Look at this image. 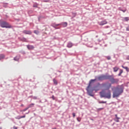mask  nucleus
<instances>
[{"label": "nucleus", "mask_w": 129, "mask_h": 129, "mask_svg": "<svg viewBox=\"0 0 129 129\" xmlns=\"http://www.w3.org/2000/svg\"><path fill=\"white\" fill-rule=\"evenodd\" d=\"M28 109H29V107H27L23 110H21V111H26V110H28Z\"/></svg>", "instance_id": "obj_25"}, {"label": "nucleus", "mask_w": 129, "mask_h": 129, "mask_svg": "<svg viewBox=\"0 0 129 129\" xmlns=\"http://www.w3.org/2000/svg\"><path fill=\"white\" fill-rule=\"evenodd\" d=\"M113 70L114 72H117V71L118 70V68L117 67H114L113 68Z\"/></svg>", "instance_id": "obj_19"}, {"label": "nucleus", "mask_w": 129, "mask_h": 129, "mask_svg": "<svg viewBox=\"0 0 129 129\" xmlns=\"http://www.w3.org/2000/svg\"><path fill=\"white\" fill-rule=\"evenodd\" d=\"M0 26L2 28H12V26L6 22H2L0 24Z\"/></svg>", "instance_id": "obj_4"}, {"label": "nucleus", "mask_w": 129, "mask_h": 129, "mask_svg": "<svg viewBox=\"0 0 129 129\" xmlns=\"http://www.w3.org/2000/svg\"><path fill=\"white\" fill-rule=\"evenodd\" d=\"M123 72V71H122V70H120V71L119 72V73L118 74V76H121V74Z\"/></svg>", "instance_id": "obj_23"}, {"label": "nucleus", "mask_w": 129, "mask_h": 129, "mask_svg": "<svg viewBox=\"0 0 129 129\" xmlns=\"http://www.w3.org/2000/svg\"><path fill=\"white\" fill-rule=\"evenodd\" d=\"M52 27H53V28H55V29H58L56 28V27H58L59 26H61L60 24H56V23H52L51 24Z\"/></svg>", "instance_id": "obj_8"}, {"label": "nucleus", "mask_w": 129, "mask_h": 129, "mask_svg": "<svg viewBox=\"0 0 129 129\" xmlns=\"http://www.w3.org/2000/svg\"><path fill=\"white\" fill-rule=\"evenodd\" d=\"M68 25V24L67 23V22H62L61 23H60V26H62L64 28L67 27V25Z\"/></svg>", "instance_id": "obj_12"}, {"label": "nucleus", "mask_w": 129, "mask_h": 129, "mask_svg": "<svg viewBox=\"0 0 129 129\" xmlns=\"http://www.w3.org/2000/svg\"><path fill=\"white\" fill-rule=\"evenodd\" d=\"M120 11H121V12H122L123 13H125V12H126V10H120Z\"/></svg>", "instance_id": "obj_28"}, {"label": "nucleus", "mask_w": 129, "mask_h": 129, "mask_svg": "<svg viewBox=\"0 0 129 129\" xmlns=\"http://www.w3.org/2000/svg\"><path fill=\"white\" fill-rule=\"evenodd\" d=\"M99 103H106V101H99Z\"/></svg>", "instance_id": "obj_26"}, {"label": "nucleus", "mask_w": 129, "mask_h": 129, "mask_svg": "<svg viewBox=\"0 0 129 129\" xmlns=\"http://www.w3.org/2000/svg\"><path fill=\"white\" fill-rule=\"evenodd\" d=\"M73 117H74L76 116L75 113H73Z\"/></svg>", "instance_id": "obj_33"}, {"label": "nucleus", "mask_w": 129, "mask_h": 129, "mask_svg": "<svg viewBox=\"0 0 129 129\" xmlns=\"http://www.w3.org/2000/svg\"><path fill=\"white\" fill-rule=\"evenodd\" d=\"M72 46H73V43H72V42H69L68 43L67 47L68 48H71L72 47Z\"/></svg>", "instance_id": "obj_14"}, {"label": "nucleus", "mask_w": 129, "mask_h": 129, "mask_svg": "<svg viewBox=\"0 0 129 129\" xmlns=\"http://www.w3.org/2000/svg\"><path fill=\"white\" fill-rule=\"evenodd\" d=\"M27 47L28 50H33L35 48L34 46L31 45H28Z\"/></svg>", "instance_id": "obj_11"}, {"label": "nucleus", "mask_w": 129, "mask_h": 129, "mask_svg": "<svg viewBox=\"0 0 129 129\" xmlns=\"http://www.w3.org/2000/svg\"><path fill=\"white\" fill-rule=\"evenodd\" d=\"M123 92V87L121 86H118L113 92V98L118 97Z\"/></svg>", "instance_id": "obj_1"}, {"label": "nucleus", "mask_w": 129, "mask_h": 129, "mask_svg": "<svg viewBox=\"0 0 129 129\" xmlns=\"http://www.w3.org/2000/svg\"><path fill=\"white\" fill-rule=\"evenodd\" d=\"M107 60H110V59H111L110 56H107Z\"/></svg>", "instance_id": "obj_31"}, {"label": "nucleus", "mask_w": 129, "mask_h": 129, "mask_svg": "<svg viewBox=\"0 0 129 129\" xmlns=\"http://www.w3.org/2000/svg\"><path fill=\"white\" fill-rule=\"evenodd\" d=\"M0 129H2V127H0Z\"/></svg>", "instance_id": "obj_39"}, {"label": "nucleus", "mask_w": 129, "mask_h": 129, "mask_svg": "<svg viewBox=\"0 0 129 129\" xmlns=\"http://www.w3.org/2000/svg\"><path fill=\"white\" fill-rule=\"evenodd\" d=\"M100 97L101 98L104 97L105 98H108V99H110L111 98V93H110V91H105L103 90L102 92H100Z\"/></svg>", "instance_id": "obj_2"}, {"label": "nucleus", "mask_w": 129, "mask_h": 129, "mask_svg": "<svg viewBox=\"0 0 129 129\" xmlns=\"http://www.w3.org/2000/svg\"><path fill=\"white\" fill-rule=\"evenodd\" d=\"M106 24H107V21H105V20H104V21H101L99 24V25L100 26H103L104 25H106Z\"/></svg>", "instance_id": "obj_10"}, {"label": "nucleus", "mask_w": 129, "mask_h": 129, "mask_svg": "<svg viewBox=\"0 0 129 129\" xmlns=\"http://www.w3.org/2000/svg\"><path fill=\"white\" fill-rule=\"evenodd\" d=\"M104 76V80H109L110 79V77H111V76H109V75H103Z\"/></svg>", "instance_id": "obj_9"}, {"label": "nucleus", "mask_w": 129, "mask_h": 129, "mask_svg": "<svg viewBox=\"0 0 129 129\" xmlns=\"http://www.w3.org/2000/svg\"><path fill=\"white\" fill-rule=\"evenodd\" d=\"M21 41H23V42H27V39L25 38H23L21 39Z\"/></svg>", "instance_id": "obj_24"}, {"label": "nucleus", "mask_w": 129, "mask_h": 129, "mask_svg": "<svg viewBox=\"0 0 129 129\" xmlns=\"http://www.w3.org/2000/svg\"><path fill=\"white\" fill-rule=\"evenodd\" d=\"M124 22H127L129 21V18L128 17H124L123 18Z\"/></svg>", "instance_id": "obj_17"}, {"label": "nucleus", "mask_w": 129, "mask_h": 129, "mask_svg": "<svg viewBox=\"0 0 129 129\" xmlns=\"http://www.w3.org/2000/svg\"><path fill=\"white\" fill-rule=\"evenodd\" d=\"M103 108H100L98 109V110L99 111V110H102V109H103Z\"/></svg>", "instance_id": "obj_30"}, {"label": "nucleus", "mask_w": 129, "mask_h": 129, "mask_svg": "<svg viewBox=\"0 0 129 129\" xmlns=\"http://www.w3.org/2000/svg\"><path fill=\"white\" fill-rule=\"evenodd\" d=\"M111 83H117L118 82V79H114L112 76H111L110 79H109Z\"/></svg>", "instance_id": "obj_5"}, {"label": "nucleus", "mask_w": 129, "mask_h": 129, "mask_svg": "<svg viewBox=\"0 0 129 129\" xmlns=\"http://www.w3.org/2000/svg\"><path fill=\"white\" fill-rule=\"evenodd\" d=\"M126 31H129V26L126 27Z\"/></svg>", "instance_id": "obj_32"}, {"label": "nucleus", "mask_w": 129, "mask_h": 129, "mask_svg": "<svg viewBox=\"0 0 129 129\" xmlns=\"http://www.w3.org/2000/svg\"><path fill=\"white\" fill-rule=\"evenodd\" d=\"M51 98L53 99V100H55V97L54 96V95H53V96L51 97Z\"/></svg>", "instance_id": "obj_29"}, {"label": "nucleus", "mask_w": 129, "mask_h": 129, "mask_svg": "<svg viewBox=\"0 0 129 129\" xmlns=\"http://www.w3.org/2000/svg\"><path fill=\"white\" fill-rule=\"evenodd\" d=\"M4 58H5V54H1L0 60H2V59H4Z\"/></svg>", "instance_id": "obj_20"}, {"label": "nucleus", "mask_w": 129, "mask_h": 129, "mask_svg": "<svg viewBox=\"0 0 129 129\" xmlns=\"http://www.w3.org/2000/svg\"><path fill=\"white\" fill-rule=\"evenodd\" d=\"M122 68H123V69H125V70L127 71V72H128V71H129L128 68H127V67H123V66H122Z\"/></svg>", "instance_id": "obj_18"}, {"label": "nucleus", "mask_w": 129, "mask_h": 129, "mask_svg": "<svg viewBox=\"0 0 129 129\" xmlns=\"http://www.w3.org/2000/svg\"><path fill=\"white\" fill-rule=\"evenodd\" d=\"M98 80H100V81L104 80V77L103 75H102L101 76L98 77Z\"/></svg>", "instance_id": "obj_13"}, {"label": "nucleus", "mask_w": 129, "mask_h": 129, "mask_svg": "<svg viewBox=\"0 0 129 129\" xmlns=\"http://www.w3.org/2000/svg\"><path fill=\"white\" fill-rule=\"evenodd\" d=\"M25 117H26V115H23L22 116H20V117L18 116L17 117H16V119H21V118H24Z\"/></svg>", "instance_id": "obj_15"}, {"label": "nucleus", "mask_w": 129, "mask_h": 129, "mask_svg": "<svg viewBox=\"0 0 129 129\" xmlns=\"http://www.w3.org/2000/svg\"><path fill=\"white\" fill-rule=\"evenodd\" d=\"M13 128H14V129H18V127H16V126H14V127H13Z\"/></svg>", "instance_id": "obj_34"}, {"label": "nucleus", "mask_w": 129, "mask_h": 129, "mask_svg": "<svg viewBox=\"0 0 129 129\" xmlns=\"http://www.w3.org/2000/svg\"><path fill=\"white\" fill-rule=\"evenodd\" d=\"M120 10H121L120 8H119V10L120 11Z\"/></svg>", "instance_id": "obj_37"}, {"label": "nucleus", "mask_w": 129, "mask_h": 129, "mask_svg": "<svg viewBox=\"0 0 129 129\" xmlns=\"http://www.w3.org/2000/svg\"><path fill=\"white\" fill-rule=\"evenodd\" d=\"M34 105H35V104L34 103H31L29 104L28 106V109L31 108V107H34Z\"/></svg>", "instance_id": "obj_16"}, {"label": "nucleus", "mask_w": 129, "mask_h": 129, "mask_svg": "<svg viewBox=\"0 0 129 129\" xmlns=\"http://www.w3.org/2000/svg\"><path fill=\"white\" fill-rule=\"evenodd\" d=\"M77 120H78V121H81V118H80V117H78V118H77Z\"/></svg>", "instance_id": "obj_27"}, {"label": "nucleus", "mask_w": 129, "mask_h": 129, "mask_svg": "<svg viewBox=\"0 0 129 129\" xmlns=\"http://www.w3.org/2000/svg\"><path fill=\"white\" fill-rule=\"evenodd\" d=\"M53 83L55 84V85H57V84H58V83L57 82V80H56V79H54L53 80Z\"/></svg>", "instance_id": "obj_21"}, {"label": "nucleus", "mask_w": 129, "mask_h": 129, "mask_svg": "<svg viewBox=\"0 0 129 129\" xmlns=\"http://www.w3.org/2000/svg\"><path fill=\"white\" fill-rule=\"evenodd\" d=\"M126 59H127V60H129V55L127 56Z\"/></svg>", "instance_id": "obj_35"}, {"label": "nucleus", "mask_w": 129, "mask_h": 129, "mask_svg": "<svg viewBox=\"0 0 129 129\" xmlns=\"http://www.w3.org/2000/svg\"><path fill=\"white\" fill-rule=\"evenodd\" d=\"M21 106H24V105H21Z\"/></svg>", "instance_id": "obj_38"}, {"label": "nucleus", "mask_w": 129, "mask_h": 129, "mask_svg": "<svg viewBox=\"0 0 129 129\" xmlns=\"http://www.w3.org/2000/svg\"><path fill=\"white\" fill-rule=\"evenodd\" d=\"M23 33L26 34V35H31L32 31H31L30 30H24V31H23Z\"/></svg>", "instance_id": "obj_6"}, {"label": "nucleus", "mask_w": 129, "mask_h": 129, "mask_svg": "<svg viewBox=\"0 0 129 129\" xmlns=\"http://www.w3.org/2000/svg\"><path fill=\"white\" fill-rule=\"evenodd\" d=\"M115 117L114 119V120L116 121V122H119V119H120V118L117 116V114H115Z\"/></svg>", "instance_id": "obj_7"}, {"label": "nucleus", "mask_w": 129, "mask_h": 129, "mask_svg": "<svg viewBox=\"0 0 129 129\" xmlns=\"http://www.w3.org/2000/svg\"><path fill=\"white\" fill-rule=\"evenodd\" d=\"M33 7H34V8H36L37 6H36V5H33Z\"/></svg>", "instance_id": "obj_36"}, {"label": "nucleus", "mask_w": 129, "mask_h": 129, "mask_svg": "<svg viewBox=\"0 0 129 129\" xmlns=\"http://www.w3.org/2000/svg\"><path fill=\"white\" fill-rule=\"evenodd\" d=\"M34 34H36V35H39V32L38 30H34Z\"/></svg>", "instance_id": "obj_22"}, {"label": "nucleus", "mask_w": 129, "mask_h": 129, "mask_svg": "<svg viewBox=\"0 0 129 129\" xmlns=\"http://www.w3.org/2000/svg\"><path fill=\"white\" fill-rule=\"evenodd\" d=\"M95 80H96V79L91 80L90 81L89 86L87 87V91L88 92V94H89L90 95V96H93V95L92 94V92H90V91H89V88H90V86H91L90 84H91V83H92V82L95 81Z\"/></svg>", "instance_id": "obj_3"}]
</instances>
